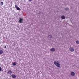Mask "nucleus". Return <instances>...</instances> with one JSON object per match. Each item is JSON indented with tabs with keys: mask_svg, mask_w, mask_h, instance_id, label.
I'll list each match as a JSON object with an SVG mask.
<instances>
[{
	"mask_svg": "<svg viewBox=\"0 0 79 79\" xmlns=\"http://www.w3.org/2000/svg\"><path fill=\"white\" fill-rule=\"evenodd\" d=\"M54 64L55 66L58 67V68H61V66H60V64H59V62L58 61H55L54 62Z\"/></svg>",
	"mask_w": 79,
	"mask_h": 79,
	"instance_id": "obj_1",
	"label": "nucleus"
},
{
	"mask_svg": "<svg viewBox=\"0 0 79 79\" xmlns=\"http://www.w3.org/2000/svg\"><path fill=\"white\" fill-rule=\"evenodd\" d=\"M69 50L71 52H73L74 51V49L71 47H70Z\"/></svg>",
	"mask_w": 79,
	"mask_h": 79,
	"instance_id": "obj_2",
	"label": "nucleus"
},
{
	"mask_svg": "<svg viewBox=\"0 0 79 79\" xmlns=\"http://www.w3.org/2000/svg\"><path fill=\"white\" fill-rule=\"evenodd\" d=\"M23 19L21 18H19V23H23Z\"/></svg>",
	"mask_w": 79,
	"mask_h": 79,
	"instance_id": "obj_3",
	"label": "nucleus"
},
{
	"mask_svg": "<svg viewBox=\"0 0 79 79\" xmlns=\"http://www.w3.org/2000/svg\"><path fill=\"white\" fill-rule=\"evenodd\" d=\"M12 71L11 70H9V71L7 72V73L8 74H12Z\"/></svg>",
	"mask_w": 79,
	"mask_h": 79,
	"instance_id": "obj_4",
	"label": "nucleus"
},
{
	"mask_svg": "<svg viewBox=\"0 0 79 79\" xmlns=\"http://www.w3.org/2000/svg\"><path fill=\"white\" fill-rule=\"evenodd\" d=\"M71 74L72 76H75V73L74 72H72L71 73Z\"/></svg>",
	"mask_w": 79,
	"mask_h": 79,
	"instance_id": "obj_5",
	"label": "nucleus"
},
{
	"mask_svg": "<svg viewBox=\"0 0 79 79\" xmlns=\"http://www.w3.org/2000/svg\"><path fill=\"white\" fill-rule=\"evenodd\" d=\"M50 50L51 52H55V48H52L50 49Z\"/></svg>",
	"mask_w": 79,
	"mask_h": 79,
	"instance_id": "obj_6",
	"label": "nucleus"
},
{
	"mask_svg": "<svg viewBox=\"0 0 79 79\" xmlns=\"http://www.w3.org/2000/svg\"><path fill=\"white\" fill-rule=\"evenodd\" d=\"M11 76L13 78H16V75L15 74L12 75Z\"/></svg>",
	"mask_w": 79,
	"mask_h": 79,
	"instance_id": "obj_7",
	"label": "nucleus"
},
{
	"mask_svg": "<svg viewBox=\"0 0 79 79\" xmlns=\"http://www.w3.org/2000/svg\"><path fill=\"white\" fill-rule=\"evenodd\" d=\"M3 53V51L2 50H0V54H2Z\"/></svg>",
	"mask_w": 79,
	"mask_h": 79,
	"instance_id": "obj_8",
	"label": "nucleus"
},
{
	"mask_svg": "<svg viewBox=\"0 0 79 79\" xmlns=\"http://www.w3.org/2000/svg\"><path fill=\"white\" fill-rule=\"evenodd\" d=\"M61 18H62V19H65V17L64 16H62L61 17Z\"/></svg>",
	"mask_w": 79,
	"mask_h": 79,
	"instance_id": "obj_9",
	"label": "nucleus"
},
{
	"mask_svg": "<svg viewBox=\"0 0 79 79\" xmlns=\"http://www.w3.org/2000/svg\"><path fill=\"white\" fill-rule=\"evenodd\" d=\"M13 65H14V66H15V65H16V62H14L13 64Z\"/></svg>",
	"mask_w": 79,
	"mask_h": 79,
	"instance_id": "obj_10",
	"label": "nucleus"
},
{
	"mask_svg": "<svg viewBox=\"0 0 79 79\" xmlns=\"http://www.w3.org/2000/svg\"><path fill=\"white\" fill-rule=\"evenodd\" d=\"M18 5H15V8H18Z\"/></svg>",
	"mask_w": 79,
	"mask_h": 79,
	"instance_id": "obj_11",
	"label": "nucleus"
},
{
	"mask_svg": "<svg viewBox=\"0 0 79 79\" xmlns=\"http://www.w3.org/2000/svg\"><path fill=\"white\" fill-rule=\"evenodd\" d=\"M76 44H79V41H76Z\"/></svg>",
	"mask_w": 79,
	"mask_h": 79,
	"instance_id": "obj_12",
	"label": "nucleus"
},
{
	"mask_svg": "<svg viewBox=\"0 0 79 79\" xmlns=\"http://www.w3.org/2000/svg\"><path fill=\"white\" fill-rule=\"evenodd\" d=\"M16 8L17 10H21V9H20V8H19V7H17Z\"/></svg>",
	"mask_w": 79,
	"mask_h": 79,
	"instance_id": "obj_13",
	"label": "nucleus"
},
{
	"mask_svg": "<svg viewBox=\"0 0 79 79\" xmlns=\"http://www.w3.org/2000/svg\"><path fill=\"white\" fill-rule=\"evenodd\" d=\"M48 37L49 38H52V36H50V35H49V36L48 35Z\"/></svg>",
	"mask_w": 79,
	"mask_h": 79,
	"instance_id": "obj_14",
	"label": "nucleus"
},
{
	"mask_svg": "<svg viewBox=\"0 0 79 79\" xmlns=\"http://www.w3.org/2000/svg\"><path fill=\"white\" fill-rule=\"evenodd\" d=\"M1 4L2 5H3V2H1Z\"/></svg>",
	"mask_w": 79,
	"mask_h": 79,
	"instance_id": "obj_15",
	"label": "nucleus"
},
{
	"mask_svg": "<svg viewBox=\"0 0 79 79\" xmlns=\"http://www.w3.org/2000/svg\"><path fill=\"white\" fill-rule=\"evenodd\" d=\"M65 10H66V11H67V10H68L69 9H68V8H66L65 9Z\"/></svg>",
	"mask_w": 79,
	"mask_h": 79,
	"instance_id": "obj_16",
	"label": "nucleus"
},
{
	"mask_svg": "<svg viewBox=\"0 0 79 79\" xmlns=\"http://www.w3.org/2000/svg\"><path fill=\"white\" fill-rule=\"evenodd\" d=\"M2 71V68L0 67V71Z\"/></svg>",
	"mask_w": 79,
	"mask_h": 79,
	"instance_id": "obj_17",
	"label": "nucleus"
},
{
	"mask_svg": "<svg viewBox=\"0 0 79 79\" xmlns=\"http://www.w3.org/2000/svg\"><path fill=\"white\" fill-rule=\"evenodd\" d=\"M29 2H31L32 0H28Z\"/></svg>",
	"mask_w": 79,
	"mask_h": 79,
	"instance_id": "obj_18",
	"label": "nucleus"
},
{
	"mask_svg": "<svg viewBox=\"0 0 79 79\" xmlns=\"http://www.w3.org/2000/svg\"><path fill=\"white\" fill-rule=\"evenodd\" d=\"M4 48H6V46H5V47H4Z\"/></svg>",
	"mask_w": 79,
	"mask_h": 79,
	"instance_id": "obj_19",
	"label": "nucleus"
}]
</instances>
